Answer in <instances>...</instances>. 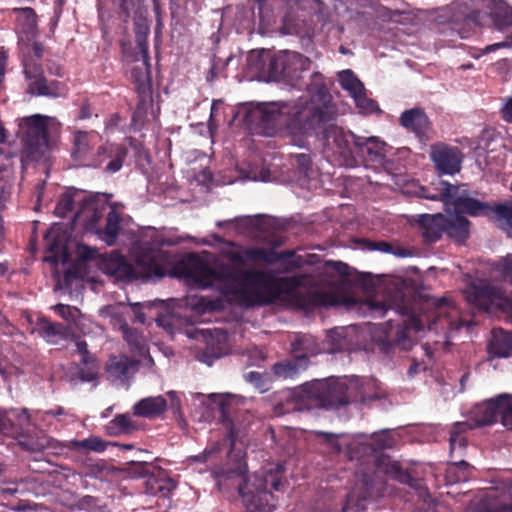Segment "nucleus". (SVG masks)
I'll use <instances>...</instances> for the list:
<instances>
[{"label": "nucleus", "mask_w": 512, "mask_h": 512, "mask_svg": "<svg viewBox=\"0 0 512 512\" xmlns=\"http://www.w3.org/2000/svg\"><path fill=\"white\" fill-rule=\"evenodd\" d=\"M244 119L253 133L274 136L283 131L295 145L302 147L305 138L323 121V114L313 104L289 107L286 103H269L249 109Z\"/></svg>", "instance_id": "f257e3e1"}, {"label": "nucleus", "mask_w": 512, "mask_h": 512, "mask_svg": "<svg viewBox=\"0 0 512 512\" xmlns=\"http://www.w3.org/2000/svg\"><path fill=\"white\" fill-rule=\"evenodd\" d=\"M312 61L297 52L281 51L269 58L266 71L271 80L283 82L290 87L306 90L314 101L326 106L331 95L320 72H310ZM309 104L300 102L299 104ZM316 106V104H315ZM317 107H319L317 105Z\"/></svg>", "instance_id": "f03ea898"}, {"label": "nucleus", "mask_w": 512, "mask_h": 512, "mask_svg": "<svg viewBox=\"0 0 512 512\" xmlns=\"http://www.w3.org/2000/svg\"><path fill=\"white\" fill-rule=\"evenodd\" d=\"M349 403L347 385L335 378H328L315 379L300 385L277 408L281 413H291L315 408L338 409Z\"/></svg>", "instance_id": "7ed1b4c3"}, {"label": "nucleus", "mask_w": 512, "mask_h": 512, "mask_svg": "<svg viewBox=\"0 0 512 512\" xmlns=\"http://www.w3.org/2000/svg\"><path fill=\"white\" fill-rule=\"evenodd\" d=\"M246 276L247 280L252 283V287L263 289L264 304L271 303L282 294L292 296L302 308L319 307L327 302V295L323 292L317 290L297 291L304 285L306 275L274 277L268 272L257 270V272H246Z\"/></svg>", "instance_id": "20e7f679"}, {"label": "nucleus", "mask_w": 512, "mask_h": 512, "mask_svg": "<svg viewBox=\"0 0 512 512\" xmlns=\"http://www.w3.org/2000/svg\"><path fill=\"white\" fill-rule=\"evenodd\" d=\"M375 451L376 448L369 443L368 439H355L347 444L346 454L349 460H356L361 464L369 463L372 460L377 472L383 473L399 483L408 485L418 491L420 496L426 492L419 478L413 477L407 469H403L399 462L392 460L389 455L385 453L376 455Z\"/></svg>", "instance_id": "39448f33"}, {"label": "nucleus", "mask_w": 512, "mask_h": 512, "mask_svg": "<svg viewBox=\"0 0 512 512\" xmlns=\"http://www.w3.org/2000/svg\"><path fill=\"white\" fill-rule=\"evenodd\" d=\"M281 485L279 474L271 471L255 474L253 481L250 477L245 476L238 486L245 512H273L275 509L274 495L268 487L271 486L272 489L278 491Z\"/></svg>", "instance_id": "423d86ee"}, {"label": "nucleus", "mask_w": 512, "mask_h": 512, "mask_svg": "<svg viewBox=\"0 0 512 512\" xmlns=\"http://www.w3.org/2000/svg\"><path fill=\"white\" fill-rule=\"evenodd\" d=\"M320 109L323 114V121L309 136H320L325 146L338 155L340 165L345 167L358 166L356 142H358L359 136L333 124L329 113L322 107Z\"/></svg>", "instance_id": "0eeeda50"}, {"label": "nucleus", "mask_w": 512, "mask_h": 512, "mask_svg": "<svg viewBox=\"0 0 512 512\" xmlns=\"http://www.w3.org/2000/svg\"><path fill=\"white\" fill-rule=\"evenodd\" d=\"M50 117L34 114L18 119L19 134L23 142L22 159L38 160L48 144Z\"/></svg>", "instance_id": "6e6552de"}, {"label": "nucleus", "mask_w": 512, "mask_h": 512, "mask_svg": "<svg viewBox=\"0 0 512 512\" xmlns=\"http://www.w3.org/2000/svg\"><path fill=\"white\" fill-rule=\"evenodd\" d=\"M148 34H136L135 48L121 40L122 53L133 63L130 69V78L136 89L151 87V65L149 57Z\"/></svg>", "instance_id": "1a4fd4ad"}, {"label": "nucleus", "mask_w": 512, "mask_h": 512, "mask_svg": "<svg viewBox=\"0 0 512 512\" xmlns=\"http://www.w3.org/2000/svg\"><path fill=\"white\" fill-rule=\"evenodd\" d=\"M464 21L478 28H509L512 27V7L503 0H488L484 9L470 11Z\"/></svg>", "instance_id": "9d476101"}, {"label": "nucleus", "mask_w": 512, "mask_h": 512, "mask_svg": "<svg viewBox=\"0 0 512 512\" xmlns=\"http://www.w3.org/2000/svg\"><path fill=\"white\" fill-rule=\"evenodd\" d=\"M22 65L24 76L29 81L28 93L49 98H58L66 94V87L62 82L47 81L42 65L30 57V51L23 56Z\"/></svg>", "instance_id": "9b49d317"}, {"label": "nucleus", "mask_w": 512, "mask_h": 512, "mask_svg": "<svg viewBox=\"0 0 512 512\" xmlns=\"http://www.w3.org/2000/svg\"><path fill=\"white\" fill-rule=\"evenodd\" d=\"M246 272H257L256 269H237L230 264H220L211 267L208 264L201 263L195 273L197 282L203 287H210L214 283L237 282L239 285L251 286L250 280H247Z\"/></svg>", "instance_id": "f8f14e48"}, {"label": "nucleus", "mask_w": 512, "mask_h": 512, "mask_svg": "<svg viewBox=\"0 0 512 512\" xmlns=\"http://www.w3.org/2000/svg\"><path fill=\"white\" fill-rule=\"evenodd\" d=\"M246 272H257L256 269H237L230 264H220L211 267L208 264L201 263L195 273L197 282L203 287H210L214 283L237 282L239 285L251 286L250 280H247Z\"/></svg>", "instance_id": "ddd939ff"}, {"label": "nucleus", "mask_w": 512, "mask_h": 512, "mask_svg": "<svg viewBox=\"0 0 512 512\" xmlns=\"http://www.w3.org/2000/svg\"><path fill=\"white\" fill-rule=\"evenodd\" d=\"M246 258L250 261H262L267 265L279 264L280 273H291L304 265V259L295 250L275 251L273 248L249 247L244 249Z\"/></svg>", "instance_id": "4468645a"}, {"label": "nucleus", "mask_w": 512, "mask_h": 512, "mask_svg": "<svg viewBox=\"0 0 512 512\" xmlns=\"http://www.w3.org/2000/svg\"><path fill=\"white\" fill-rule=\"evenodd\" d=\"M477 192L466 189V185H453L448 200L447 211L453 210L456 214H466L471 217L487 216L491 213V205L478 200Z\"/></svg>", "instance_id": "2eb2a0df"}, {"label": "nucleus", "mask_w": 512, "mask_h": 512, "mask_svg": "<svg viewBox=\"0 0 512 512\" xmlns=\"http://www.w3.org/2000/svg\"><path fill=\"white\" fill-rule=\"evenodd\" d=\"M467 300L481 310L490 312L505 309L509 305L501 288L484 283L472 285L466 292Z\"/></svg>", "instance_id": "dca6fc26"}, {"label": "nucleus", "mask_w": 512, "mask_h": 512, "mask_svg": "<svg viewBox=\"0 0 512 512\" xmlns=\"http://www.w3.org/2000/svg\"><path fill=\"white\" fill-rule=\"evenodd\" d=\"M127 155L125 144L107 141L98 147L93 165L106 174H114L121 170Z\"/></svg>", "instance_id": "f3484780"}, {"label": "nucleus", "mask_w": 512, "mask_h": 512, "mask_svg": "<svg viewBox=\"0 0 512 512\" xmlns=\"http://www.w3.org/2000/svg\"><path fill=\"white\" fill-rule=\"evenodd\" d=\"M430 157L439 174L454 175L460 171L464 156L456 146L436 143L431 147Z\"/></svg>", "instance_id": "a211bd4d"}, {"label": "nucleus", "mask_w": 512, "mask_h": 512, "mask_svg": "<svg viewBox=\"0 0 512 512\" xmlns=\"http://www.w3.org/2000/svg\"><path fill=\"white\" fill-rule=\"evenodd\" d=\"M97 265L104 274L113 277L116 281L131 282L138 278L133 265L117 250L101 256Z\"/></svg>", "instance_id": "6ab92c4d"}, {"label": "nucleus", "mask_w": 512, "mask_h": 512, "mask_svg": "<svg viewBox=\"0 0 512 512\" xmlns=\"http://www.w3.org/2000/svg\"><path fill=\"white\" fill-rule=\"evenodd\" d=\"M235 283L236 282L222 283L220 288L221 294L226 298L236 300L246 307L264 304L265 296L262 289L243 285L237 286Z\"/></svg>", "instance_id": "aec40b11"}, {"label": "nucleus", "mask_w": 512, "mask_h": 512, "mask_svg": "<svg viewBox=\"0 0 512 512\" xmlns=\"http://www.w3.org/2000/svg\"><path fill=\"white\" fill-rule=\"evenodd\" d=\"M399 123L407 131L414 133L421 142L428 140L431 122L423 108L414 107L403 111L399 117Z\"/></svg>", "instance_id": "412c9836"}, {"label": "nucleus", "mask_w": 512, "mask_h": 512, "mask_svg": "<svg viewBox=\"0 0 512 512\" xmlns=\"http://www.w3.org/2000/svg\"><path fill=\"white\" fill-rule=\"evenodd\" d=\"M29 421L30 416L26 409L0 412V440L4 441L6 437L18 439Z\"/></svg>", "instance_id": "4be33fe9"}, {"label": "nucleus", "mask_w": 512, "mask_h": 512, "mask_svg": "<svg viewBox=\"0 0 512 512\" xmlns=\"http://www.w3.org/2000/svg\"><path fill=\"white\" fill-rule=\"evenodd\" d=\"M386 144L376 137H359L356 142V156L358 165L382 164L385 158Z\"/></svg>", "instance_id": "5701e85b"}, {"label": "nucleus", "mask_w": 512, "mask_h": 512, "mask_svg": "<svg viewBox=\"0 0 512 512\" xmlns=\"http://www.w3.org/2000/svg\"><path fill=\"white\" fill-rule=\"evenodd\" d=\"M499 404V395L476 404L472 408L469 419L466 422L472 429L496 423L500 416Z\"/></svg>", "instance_id": "b1692460"}, {"label": "nucleus", "mask_w": 512, "mask_h": 512, "mask_svg": "<svg viewBox=\"0 0 512 512\" xmlns=\"http://www.w3.org/2000/svg\"><path fill=\"white\" fill-rule=\"evenodd\" d=\"M446 216L441 213L423 214L418 220L423 241L432 244L441 239L445 230Z\"/></svg>", "instance_id": "393cba45"}, {"label": "nucleus", "mask_w": 512, "mask_h": 512, "mask_svg": "<svg viewBox=\"0 0 512 512\" xmlns=\"http://www.w3.org/2000/svg\"><path fill=\"white\" fill-rule=\"evenodd\" d=\"M138 366V360L126 355L110 356L106 364V372L111 378L124 381L136 373Z\"/></svg>", "instance_id": "a878e982"}, {"label": "nucleus", "mask_w": 512, "mask_h": 512, "mask_svg": "<svg viewBox=\"0 0 512 512\" xmlns=\"http://www.w3.org/2000/svg\"><path fill=\"white\" fill-rule=\"evenodd\" d=\"M107 210V205L95 199H84L77 211L76 215L85 221L87 229L96 232L98 229L99 221L104 216Z\"/></svg>", "instance_id": "bb28decb"}, {"label": "nucleus", "mask_w": 512, "mask_h": 512, "mask_svg": "<svg viewBox=\"0 0 512 512\" xmlns=\"http://www.w3.org/2000/svg\"><path fill=\"white\" fill-rule=\"evenodd\" d=\"M167 409V401L163 396L146 397L133 406L135 416L153 419L159 417Z\"/></svg>", "instance_id": "cd10ccee"}, {"label": "nucleus", "mask_w": 512, "mask_h": 512, "mask_svg": "<svg viewBox=\"0 0 512 512\" xmlns=\"http://www.w3.org/2000/svg\"><path fill=\"white\" fill-rule=\"evenodd\" d=\"M305 357H294L276 362L272 365L271 371L278 379H295L301 371L306 370Z\"/></svg>", "instance_id": "c85d7f7f"}, {"label": "nucleus", "mask_w": 512, "mask_h": 512, "mask_svg": "<svg viewBox=\"0 0 512 512\" xmlns=\"http://www.w3.org/2000/svg\"><path fill=\"white\" fill-rule=\"evenodd\" d=\"M121 215L114 209H109L106 215V222L103 228L99 227L96 229V234L101 240L107 245L112 246L116 243L119 232L121 230Z\"/></svg>", "instance_id": "c756f323"}, {"label": "nucleus", "mask_w": 512, "mask_h": 512, "mask_svg": "<svg viewBox=\"0 0 512 512\" xmlns=\"http://www.w3.org/2000/svg\"><path fill=\"white\" fill-rule=\"evenodd\" d=\"M469 226L470 221L463 215H454L452 217H446L445 230L446 235L462 244L469 237Z\"/></svg>", "instance_id": "7c9ffc66"}, {"label": "nucleus", "mask_w": 512, "mask_h": 512, "mask_svg": "<svg viewBox=\"0 0 512 512\" xmlns=\"http://www.w3.org/2000/svg\"><path fill=\"white\" fill-rule=\"evenodd\" d=\"M489 353L498 358L512 356V333L502 329L494 331L493 339L489 345Z\"/></svg>", "instance_id": "2f4dec72"}, {"label": "nucleus", "mask_w": 512, "mask_h": 512, "mask_svg": "<svg viewBox=\"0 0 512 512\" xmlns=\"http://www.w3.org/2000/svg\"><path fill=\"white\" fill-rule=\"evenodd\" d=\"M291 351L294 357H305L306 368L310 364V357L319 352V348L310 335H298L291 343Z\"/></svg>", "instance_id": "473e14b6"}, {"label": "nucleus", "mask_w": 512, "mask_h": 512, "mask_svg": "<svg viewBox=\"0 0 512 512\" xmlns=\"http://www.w3.org/2000/svg\"><path fill=\"white\" fill-rule=\"evenodd\" d=\"M176 487V482L163 473L151 476L146 481V491L151 495L167 497Z\"/></svg>", "instance_id": "72a5a7b5"}, {"label": "nucleus", "mask_w": 512, "mask_h": 512, "mask_svg": "<svg viewBox=\"0 0 512 512\" xmlns=\"http://www.w3.org/2000/svg\"><path fill=\"white\" fill-rule=\"evenodd\" d=\"M486 217L491 219L508 237L512 238V206L505 204L491 205V213Z\"/></svg>", "instance_id": "f704fd0d"}, {"label": "nucleus", "mask_w": 512, "mask_h": 512, "mask_svg": "<svg viewBox=\"0 0 512 512\" xmlns=\"http://www.w3.org/2000/svg\"><path fill=\"white\" fill-rule=\"evenodd\" d=\"M97 135L94 132L76 131L73 139L72 156L84 159L92 150Z\"/></svg>", "instance_id": "c9c22d12"}, {"label": "nucleus", "mask_w": 512, "mask_h": 512, "mask_svg": "<svg viewBox=\"0 0 512 512\" xmlns=\"http://www.w3.org/2000/svg\"><path fill=\"white\" fill-rule=\"evenodd\" d=\"M37 331L47 341L55 342L57 338L66 337L68 328L62 323L51 322L42 317L38 319Z\"/></svg>", "instance_id": "e433bc0d"}, {"label": "nucleus", "mask_w": 512, "mask_h": 512, "mask_svg": "<svg viewBox=\"0 0 512 512\" xmlns=\"http://www.w3.org/2000/svg\"><path fill=\"white\" fill-rule=\"evenodd\" d=\"M452 184L447 181H439L435 187L432 189L427 187H421L418 195L421 198L432 200V201H441L444 206L447 208L448 200L451 193Z\"/></svg>", "instance_id": "4c0bfd02"}, {"label": "nucleus", "mask_w": 512, "mask_h": 512, "mask_svg": "<svg viewBox=\"0 0 512 512\" xmlns=\"http://www.w3.org/2000/svg\"><path fill=\"white\" fill-rule=\"evenodd\" d=\"M471 426L467 422H456L451 430L449 437L450 452L453 455L456 451L461 453L467 446V438L465 433L471 430Z\"/></svg>", "instance_id": "58836bf2"}, {"label": "nucleus", "mask_w": 512, "mask_h": 512, "mask_svg": "<svg viewBox=\"0 0 512 512\" xmlns=\"http://www.w3.org/2000/svg\"><path fill=\"white\" fill-rule=\"evenodd\" d=\"M124 340L127 342L130 351L143 356L147 352V344L144 336L136 329L129 327L127 324L121 325Z\"/></svg>", "instance_id": "ea45409f"}, {"label": "nucleus", "mask_w": 512, "mask_h": 512, "mask_svg": "<svg viewBox=\"0 0 512 512\" xmlns=\"http://www.w3.org/2000/svg\"><path fill=\"white\" fill-rule=\"evenodd\" d=\"M16 22L21 32H35L37 29V15L33 8H15Z\"/></svg>", "instance_id": "a19ab883"}, {"label": "nucleus", "mask_w": 512, "mask_h": 512, "mask_svg": "<svg viewBox=\"0 0 512 512\" xmlns=\"http://www.w3.org/2000/svg\"><path fill=\"white\" fill-rule=\"evenodd\" d=\"M136 91L138 93V101L132 116V122L135 124L144 120L147 115L148 107L152 103L151 87L145 89H136Z\"/></svg>", "instance_id": "79ce46f5"}, {"label": "nucleus", "mask_w": 512, "mask_h": 512, "mask_svg": "<svg viewBox=\"0 0 512 512\" xmlns=\"http://www.w3.org/2000/svg\"><path fill=\"white\" fill-rule=\"evenodd\" d=\"M228 406L229 405L226 400L221 398L219 402V411L221 413V421L227 429L225 441L229 442L230 447L233 448L238 437V430L235 428L232 419L228 416Z\"/></svg>", "instance_id": "37998d69"}, {"label": "nucleus", "mask_w": 512, "mask_h": 512, "mask_svg": "<svg viewBox=\"0 0 512 512\" xmlns=\"http://www.w3.org/2000/svg\"><path fill=\"white\" fill-rule=\"evenodd\" d=\"M19 446L29 452H41L49 446V439L44 435L33 436H21L17 439Z\"/></svg>", "instance_id": "c03bdc74"}, {"label": "nucleus", "mask_w": 512, "mask_h": 512, "mask_svg": "<svg viewBox=\"0 0 512 512\" xmlns=\"http://www.w3.org/2000/svg\"><path fill=\"white\" fill-rule=\"evenodd\" d=\"M339 81L341 87L348 91L353 97L355 94H360L364 91L363 83L356 77L351 70H344L339 74Z\"/></svg>", "instance_id": "a18cd8bd"}, {"label": "nucleus", "mask_w": 512, "mask_h": 512, "mask_svg": "<svg viewBox=\"0 0 512 512\" xmlns=\"http://www.w3.org/2000/svg\"><path fill=\"white\" fill-rule=\"evenodd\" d=\"M30 34H26L27 40L25 41L23 37H19V46L23 53V56L30 51V57H34L39 60L43 57L44 46L41 42L34 39L35 34H31L32 37H29Z\"/></svg>", "instance_id": "49530a36"}, {"label": "nucleus", "mask_w": 512, "mask_h": 512, "mask_svg": "<svg viewBox=\"0 0 512 512\" xmlns=\"http://www.w3.org/2000/svg\"><path fill=\"white\" fill-rule=\"evenodd\" d=\"M71 448L77 451L88 450L103 452L106 449V443L99 437H90L83 440L71 441Z\"/></svg>", "instance_id": "de8ad7c7"}, {"label": "nucleus", "mask_w": 512, "mask_h": 512, "mask_svg": "<svg viewBox=\"0 0 512 512\" xmlns=\"http://www.w3.org/2000/svg\"><path fill=\"white\" fill-rule=\"evenodd\" d=\"M470 466L466 461H459L449 466L447 477L451 482H464L469 479Z\"/></svg>", "instance_id": "09e8293b"}, {"label": "nucleus", "mask_w": 512, "mask_h": 512, "mask_svg": "<svg viewBox=\"0 0 512 512\" xmlns=\"http://www.w3.org/2000/svg\"><path fill=\"white\" fill-rule=\"evenodd\" d=\"M499 403L501 423L507 429L512 430V395L500 394Z\"/></svg>", "instance_id": "8fccbe9b"}, {"label": "nucleus", "mask_w": 512, "mask_h": 512, "mask_svg": "<svg viewBox=\"0 0 512 512\" xmlns=\"http://www.w3.org/2000/svg\"><path fill=\"white\" fill-rule=\"evenodd\" d=\"M108 428L114 433H131L136 426L129 415L118 414L110 421Z\"/></svg>", "instance_id": "3c124183"}, {"label": "nucleus", "mask_w": 512, "mask_h": 512, "mask_svg": "<svg viewBox=\"0 0 512 512\" xmlns=\"http://www.w3.org/2000/svg\"><path fill=\"white\" fill-rule=\"evenodd\" d=\"M46 250L50 255L44 260L51 264H57L61 258L67 256L65 245L56 238L47 242Z\"/></svg>", "instance_id": "603ef678"}, {"label": "nucleus", "mask_w": 512, "mask_h": 512, "mask_svg": "<svg viewBox=\"0 0 512 512\" xmlns=\"http://www.w3.org/2000/svg\"><path fill=\"white\" fill-rule=\"evenodd\" d=\"M368 441L376 448V455L383 453V450L386 448H392L395 443L393 436L386 431L373 434Z\"/></svg>", "instance_id": "864d4df0"}, {"label": "nucleus", "mask_w": 512, "mask_h": 512, "mask_svg": "<svg viewBox=\"0 0 512 512\" xmlns=\"http://www.w3.org/2000/svg\"><path fill=\"white\" fill-rule=\"evenodd\" d=\"M75 209V199L71 194H63L57 205H56V213L59 216H66L67 213L72 212Z\"/></svg>", "instance_id": "5fc2aeb1"}, {"label": "nucleus", "mask_w": 512, "mask_h": 512, "mask_svg": "<svg viewBox=\"0 0 512 512\" xmlns=\"http://www.w3.org/2000/svg\"><path fill=\"white\" fill-rule=\"evenodd\" d=\"M147 10L138 8L133 17L134 32H149V23L147 17Z\"/></svg>", "instance_id": "6e6d98bb"}, {"label": "nucleus", "mask_w": 512, "mask_h": 512, "mask_svg": "<svg viewBox=\"0 0 512 512\" xmlns=\"http://www.w3.org/2000/svg\"><path fill=\"white\" fill-rule=\"evenodd\" d=\"M315 434L317 437L322 438L323 443H325L335 453H340L342 451V446L338 441L339 436L337 434L323 431H316Z\"/></svg>", "instance_id": "4d7b16f0"}, {"label": "nucleus", "mask_w": 512, "mask_h": 512, "mask_svg": "<svg viewBox=\"0 0 512 512\" xmlns=\"http://www.w3.org/2000/svg\"><path fill=\"white\" fill-rule=\"evenodd\" d=\"M353 98L357 107L365 112H373L377 107L376 102L366 96L365 90L360 92V94H355Z\"/></svg>", "instance_id": "13d9d810"}, {"label": "nucleus", "mask_w": 512, "mask_h": 512, "mask_svg": "<svg viewBox=\"0 0 512 512\" xmlns=\"http://www.w3.org/2000/svg\"><path fill=\"white\" fill-rule=\"evenodd\" d=\"M85 367L79 370V377L84 382H92L97 379L98 366L96 360L90 364H84Z\"/></svg>", "instance_id": "bf43d9fd"}, {"label": "nucleus", "mask_w": 512, "mask_h": 512, "mask_svg": "<svg viewBox=\"0 0 512 512\" xmlns=\"http://www.w3.org/2000/svg\"><path fill=\"white\" fill-rule=\"evenodd\" d=\"M66 415L67 412L62 406H57L54 409L37 412V418L41 421H48L51 418H56L58 421H61V417Z\"/></svg>", "instance_id": "052dcab7"}, {"label": "nucleus", "mask_w": 512, "mask_h": 512, "mask_svg": "<svg viewBox=\"0 0 512 512\" xmlns=\"http://www.w3.org/2000/svg\"><path fill=\"white\" fill-rule=\"evenodd\" d=\"M246 177L253 181L267 182L270 181L271 179V172L266 167H260L255 169L251 168Z\"/></svg>", "instance_id": "680f3d73"}, {"label": "nucleus", "mask_w": 512, "mask_h": 512, "mask_svg": "<svg viewBox=\"0 0 512 512\" xmlns=\"http://www.w3.org/2000/svg\"><path fill=\"white\" fill-rule=\"evenodd\" d=\"M78 254L80 259L84 261L98 260L102 255L99 254L96 248L89 247L87 245H80L78 247Z\"/></svg>", "instance_id": "e2e57ef3"}, {"label": "nucleus", "mask_w": 512, "mask_h": 512, "mask_svg": "<svg viewBox=\"0 0 512 512\" xmlns=\"http://www.w3.org/2000/svg\"><path fill=\"white\" fill-rule=\"evenodd\" d=\"M295 162L297 168L301 174L308 175V172L311 169L312 160L308 154H297L295 156Z\"/></svg>", "instance_id": "0e129e2a"}, {"label": "nucleus", "mask_w": 512, "mask_h": 512, "mask_svg": "<svg viewBox=\"0 0 512 512\" xmlns=\"http://www.w3.org/2000/svg\"><path fill=\"white\" fill-rule=\"evenodd\" d=\"M54 310L60 317L67 321H73L78 311L77 309L65 304H57L54 307Z\"/></svg>", "instance_id": "69168bd1"}, {"label": "nucleus", "mask_w": 512, "mask_h": 512, "mask_svg": "<svg viewBox=\"0 0 512 512\" xmlns=\"http://www.w3.org/2000/svg\"><path fill=\"white\" fill-rule=\"evenodd\" d=\"M366 248L370 251H380L384 253H392L393 246L386 241H370L365 240Z\"/></svg>", "instance_id": "338daca9"}, {"label": "nucleus", "mask_w": 512, "mask_h": 512, "mask_svg": "<svg viewBox=\"0 0 512 512\" xmlns=\"http://www.w3.org/2000/svg\"><path fill=\"white\" fill-rule=\"evenodd\" d=\"M498 269L503 277L512 283V254H508L500 261Z\"/></svg>", "instance_id": "774afa93"}]
</instances>
